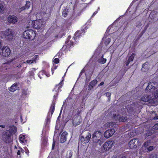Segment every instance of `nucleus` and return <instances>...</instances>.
<instances>
[{
  "label": "nucleus",
  "mask_w": 158,
  "mask_h": 158,
  "mask_svg": "<svg viewBox=\"0 0 158 158\" xmlns=\"http://www.w3.org/2000/svg\"><path fill=\"white\" fill-rule=\"evenodd\" d=\"M55 142L54 141H53L52 144V149L53 150L54 149V147L55 146Z\"/></svg>",
  "instance_id": "nucleus-57"
},
{
  "label": "nucleus",
  "mask_w": 158,
  "mask_h": 158,
  "mask_svg": "<svg viewBox=\"0 0 158 158\" xmlns=\"http://www.w3.org/2000/svg\"><path fill=\"white\" fill-rule=\"evenodd\" d=\"M130 62H131L130 61H129L128 60H127L126 63V66H128L129 65V64Z\"/></svg>",
  "instance_id": "nucleus-58"
},
{
  "label": "nucleus",
  "mask_w": 158,
  "mask_h": 158,
  "mask_svg": "<svg viewBox=\"0 0 158 158\" xmlns=\"http://www.w3.org/2000/svg\"><path fill=\"white\" fill-rule=\"evenodd\" d=\"M91 137V135L89 132H88L85 137L84 136H81L80 140L81 143L85 144L88 143L90 140Z\"/></svg>",
  "instance_id": "nucleus-10"
},
{
  "label": "nucleus",
  "mask_w": 158,
  "mask_h": 158,
  "mask_svg": "<svg viewBox=\"0 0 158 158\" xmlns=\"http://www.w3.org/2000/svg\"><path fill=\"white\" fill-rule=\"evenodd\" d=\"M153 119L154 120L158 119V116L155 117L153 118Z\"/></svg>",
  "instance_id": "nucleus-61"
},
{
  "label": "nucleus",
  "mask_w": 158,
  "mask_h": 158,
  "mask_svg": "<svg viewBox=\"0 0 158 158\" xmlns=\"http://www.w3.org/2000/svg\"><path fill=\"white\" fill-rule=\"evenodd\" d=\"M149 19H151L153 22L156 21L158 19V13L155 11H152L149 15Z\"/></svg>",
  "instance_id": "nucleus-12"
},
{
  "label": "nucleus",
  "mask_w": 158,
  "mask_h": 158,
  "mask_svg": "<svg viewBox=\"0 0 158 158\" xmlns=\"http://www.w3.org/2000/svg\"><path fill=\"white\" fill-rule=\"evenodd\" d=\"M73 42L71 40H67L65 42V44L63 46L62 49H63L64 47L65 46L66 48H70L71 46H73Z\"/></svg>",
  "instance_id": "nucleus-20"
},
{
  "label": "nucleus",
  "mask_w": 158,
  "mask_h": 158,
  "mask_svg": "<svg viewBox=\"0 0 158 158\" xmlns=\"http://www.w3.org/2000/svg\"><path fill=\"white\" fill-rule=\"evenodd\" d=\"M3 5L2 3H0V13L2 14L4 10Z\"/></svg>",
  "instance_id": "nucleus-41"
},
{
  "label": "nucleus",
  "mask_w": 158,
  "mask_h": 158,
  "mask_svg": "<svg viewBox=\"0 0 158 158\" xmlns=\"http://www.w3.org/2000/svg\"><path fill=\"white\" fill-rule=\"evenodd\" d=\"M97 12H98V11H95V12L93 13V16L95 15L96 14H97Z\"/></svg>",
  "instance_id": "nucleus-64"
},
{
  "label": "nucleus",
  "mask_w": 158,
  "mask_h": 158,
  "mask_svg": "<svg viewBox=\"0 0 158 158\" xmlns=\"http://www.w3.org/2000/svg\"><path fill=\"white\" fill-rule=\"evenodd\" d=\"M155 83L153 82H150L148 83V85L146 88L145 90L150 92H153L154 90L156 89V87L154 86Z\"/></svg>",
  "instance_id": "nucleus-15"
},
{
  "label": "nucleus",
  "mask_w": 158,
  "mask_h": 158,
  "mask_svg": "<svg viewBox=\"0 0 158 158\" xmlns=\"http://www.w3.org/2000/svg\"><path fill=\"white\" fill-rule=\"evenodd\" d=\"M154 148V147L153 146H150L148 147L146 149H145V151H143V152H149L152 151L153 149Z\"/></svg>",
  "instance_id": "nucleus-29"
},
{
  "label": "nucleus",
  "mask_w": 158,
  "mask_h": 158,
  "mask_svg": "<svg viewBox=\"0 0 158 158\" xmlns=\"http://www.w3.org/2000/svg\"><path fill=\"white\" fill-rule=\"evenodd\" d=\"M43 23V22L40 19L32 21L31 25L34 28L38 29H40L42 27Z\"/></svg>",
  "instance_id": "nucleus-8"
},
{
  "label": "nucleus",
  "mask_w": 158,
  "mask_h": 158,
  "mask_svg": "<svg viewBox=\"0 0 158 158\" xmlns=\"http://www.w3.org/2000/svg\"><path fill=\"white\" fill-rule=\"evenodd\" d=\"M120 115L119 114H114L113 117L114 118L115 120L116 121L119 122V118Z\"/></svg>",
  "instance_id": "nucleus-40"
},
{
  "label": "nucleus",
  "mask_w": 158,
  "mask_h": 158,
  "mask_svg": "<svg viewBox=\"0 0 158 158\" xmlns=\"http://www.w3.org/2000/svg\"><path fill=\"white\" fill-rule=\"evenodd\" d=\"M56 104V101L53 100L52 102L50 107L49 110L48 114H49L50 113L51 114V116L52 115L55 109V106Z\"/></svg>",
  "instance_id": "nucleus-17"
},
{
  "label": "nucleus",
  "mask_w": 158,
  "mask_h": 158,
  "mask_svg": "<svg viewBox=\"0 0 158 158\" xmlns=\"http://www.w3.org/2000/svg\"><path fill=\"white\" fill-rule=\"evenodd\" d=\"M139 140L138 138H135L130 140L129 142V146L130 148L136 149L140 145Z\"/></svg>",
  "instance_id": "nucleus-4"
},
{
  "label": "nucleus",
  "mask_w": 158,
  "mask_h": 158,
  "mask_svg": "<svg viewBox=\"0 0 158 158\" xmlns=\"http://www.w3.org/2000/svg\"><path fill=\"white\" fill-rule=\"evenodd\" d=\"M155 131H153L151 130H149L148 131L147 133L145 134V137H148L149 136L152 135L154 133Z\"/></svg>",
  "instance_id": "nucleus-27"
},
{
  "label": "nucleus",
  "mask_w": 158,
  "mask_h": 158,
  "mask_svg": "<svg viewBox=\"0 0 158 158\" xmlns=\"http://www.w3.org/2000/svg\"><path fill=\"white\" fill-rule=\"evenodd\" d=\"M83 31L81 30H79L77 31L75 33V37L74 39V40H76L75 39H79L80 37L82 36V35H83Z\"/></svg>",
  "instance_id": "nucleus-19"
},
{
  "label": "nucleus",
  "mask_w": 158,
  "mask_h": 158,
  "mask_svg": "<svg viewBox=\"0 0 158 158\" xmlns=\"http://www.w3.org/2000/svg\"><path fill=\"white\" fill-rule=\"evenodd\" d=\"M94 87V86L91 85L89 83L88 87V90H91V89H93Z\"/></svg>",
  "instance_id": "nucleus-50"
},
{
  "label": "nucleus",
  "mask_w": 158,
  "mask_h": 158,
  "mask_svg": "<svg viewBox=\"0 0 158 158\" xmlns=\"http://www.w3.org/2000/svg\"><path fill=\"white\" fill-rule=\"evenodd\" d=\"M148 64V62H146L143 64L142 70L144 72L148 71L149 69V67Z\"/></svg>",
  "instance_id": "nucleus-21"
},
{
  "label": "nucleus",
  "mask_w": 158,
  "mask_h": 158,
  "mask_svg": "<svg viewBox=\"0 0 158 158\" xmlns=\"http://www.w3.org/2000/svg\"><path fill=\"white\" fill-rule=\"evenodd\" d=\"M104 82L103 81H102V82H101L100 83V84L99 85H98V86H102V85H104Z\"/></svg>",
  "instance_id": "nucleus-60"
},
{
  "label": "nucleus",
  "mask_w": 158,
  "mask_h": 158,
  "mask_svg": "<svg viewBox=\"0 0 158 158\" xmlns=\"http://www.w3.org/2000/svg\"><path fill=\"white\" fill-rule=\"evenodd\" d=\"M38 56L36 55L34 57L32 60H27V63L28 64H32L34 63H36V61L37 59Z\"/></svg>",
  "instance_id": "nucleus-22"
},
{
  "label": "nucleus",
  "mask_w": 158,
  "mask_h": 158,
  "mask_svg": "<svg viewBox=\"0 0 158 158\" xmlns=\"http://www.w3.org/2000/svg\"><path fill=\"white\" fill-rule=\"evenodd\" d=\"M127 119V117H123L120 115L119 118V122H123L126 121Z\"/></svg>",
  "instance_id": "nucleus-26"
},
{
  "label": "nucleus",
  "mask_w": 158,
  "mask_h": 158,
  "mask_svg": "<svg viewBox=\"0 0 158 158\" xmlns=\"http://www.w3.org/2000/svg\"><path fill=\"white\" fill-rule=\"evenodd\" d=\"M114 144V142L113 141H109L105 142L103 144V149L105 151H109L111 149Z\"/></svg>",
  "instance_id": "nucleus-9"
},
{
  "label": "nucleus",
  "mask_w": 158,
  "mask_h": 158,
  "mask_svg": "<svg viewBox=\"0 0 158 158\" xmlns=\"http://www.w3.org/2000/svg\"><path fill=\"white\" fill-rule=\"evenodd\" d=\"M64 80L63 79L60 83L56 85L54 88V90H53V92L54 93V94L53 95L54 99H56L58 97V93L59 91H61V89L62 87L63 86V82Z\"/></svg>",
  "instance_id": "nucleus-3"
},
{
  "label": "nucleus",
  "mask_w": 158,
  "mask_h": 158,
  "mask_svg": "<svg viewBox=\"0 0 158 158\" xmlns=\"http://www.w3.org/2000/svg\"><path fill=\"white\" fill-rule=\"evenodd\" d=\"M18 20L17 17L14 15H10L7 18V21L9 23L15 24Z\"/></svg>",
  "instance_id": "nucleus-14"
},
{
  "label": "nucleus",
  "mask_w": 158,
  "mask_h": 158,
  "mask_svg": "<svg viewBox=\"0 0 158 158\" xmlns=\"http://www.w3.org/2000/svg\"><path fill=\"white\" fill-rule=\"evenodd\" d=\"M0 127L2 128H4L5 127V125H0Z\"/></svg>",
  "instance_id": "nucleus-63"
},
{
  "label": "nucleus",
  "mask_w": 158,
  "mask_h": 158,
  "mask_svg": "<svg viewBox=\"0 0 158 158\" xmlns=\"http://www.w3.org/2000/svg\"><path fill=\"white\" fill-rule=\"evenodd\" d=\"M44 70H43L42 71H40L39 73H38V76L41 79L43 78V76H44Z\"/></svg>",
  "instance_id": "nucleus-30"
},
{
  "label": "nucleus",
  "mask_w": 158,
  "mask_h": 158,
  "mask_svg": "<svg viewBox=\"0 0 158 158\" xmlns=\"http://www.w3.org/2000/svg\"><path fill=\"white\" fill-rule=\"evenodd\" d=\"M108 130L110 131L109 132H110V136H112L115 132V130L114 129H108Z\"/></svg>",
  "instance_id": "nucleus-44"
},
{
  "label": "nucleus",
  "mask_w": 158,
  "mask_h": 158,
  "mask_svg": "<svg viewBox=\"0 0 158 158\" xmlns=\"http://www.w3.org/2000/svg\"><path fill=\"white\" fill-rule=\"evenodd\" d=\"M147 27H148L147 26H146L144 29L140 33L143 35L145 32L146 31L147 29Z\"/></svg>",
  "instance_id": "nucleus-55"
},
{
  "label": "nucleus",
  "mask_w": 158,
  "mask_h": 158,
  "mask_svg": "<svg viewBox=\"0 0 158 158\" xmlns=\"http://www.w3.org/2000/svg\"><path fill=\"white\" fill-rule=\"evenodd\" d=\"M109 131H110L108 130L105 132L104 134V135L105 138H108L111 137L110 135V134Z\"/></svg>",
  "instance_id": "nucleus-25"
},
{
  "label": "nucleus",
  "mask_w": 158,
  "mask_h": 158,
  "mask_svg": "<svg viewBox=\"0 0 158 158\" xmlns=\"http://www.w3.org/2000/svg\"><path fill=\"white\" fill-rule=\"evenodd\" d=\"M150 140H148L147 141L144 142L143 145H142V148H143L144 147L147 148L150 144Z\"/></svg>",
  "instance_id": "nucleus-28"
},
{
  "label": "nucleus",
  "mask_w": 158,
  "mask_h": 158,
  "mask_svg": "<svg viewBox=\"0 0 158 158\" xmlns=\"http://www.w3.org/2000/svg\"><path fill=\"white\" fill-rule=\"evenodd\" d=\"M53 62L54 63H55V64H58L59 63V60L58 58H55L54 60H53Z\"/></svg>",
  "instance_id": "nucleus-47"
},
{
  "label": "nucleus",
  "mask_w": 158,
  "mask_h": 158,
  "mask_svg": "<svg viewBox=\"0 0 158 158\" xmlns=\"http://www.w3.org/2000/svg\"><path fill=\"white\" fill-rule=\"evenodd\" d=\"M135 54L132 53V54L129 57L128 60L130 62L132 61L135 56Z\"/></svg>",
  "instance_id": "nucleus-32"
},
{
  "label": "nucleus",
  "mask_w": 158,
  "mask_h": 158,
  "mask_svg": "<svg viewBox=\"0 0 158 158\" xmlns=\"http://www.w3.org/2000/svg\"><path fill=\"white\" fill-rule=\"evenodd\" d=\"M97 80L96 79H95L91 81L89 83L94 87L97 83Z\"/></svg>",
  "instance_id": "nucleus-37"
},
{
  "label": "nucleus",
  "mask_w": 158,
  "mask_h": 158,
  "mask_svg": "<svg viewBox=\"0 0 158 158\" xmlns=\"http://www.w3.org/2000/svg\"><path fill=\"white\" fill-rule=\"evenodd\" d=\"M21 154V151L20 150H18L17 152V154L18 155H20Z\"/></svg>",
  "instance_id": "nucleus-59"
},
{
  "label": "nucleus",
  "mask_w": 158,
  "mask_h": 158,
  "mask_svg": "<svg viewBox=\"0 0 158 158\" xmlns=\"http://www.w3.org/2000/svg\"><path fill=\"white\" fill-rule=\"evenodd\" d=\"M10 50L7 47H0V54L4 56H8L10 53Z\"/></svg>",
  "instance_id": "nucleus-7"
},
{
  "label": "nucleus",
  "mask_w": 158,
  "mask_h": 158,
  "mask_svg": "<svg viewBox=\"0 0 158 158\" xmlns=\"http://www.w3.org/2000/svg\"><path fill=\"white\" fill-rule=\"evenodd\" d=\"M18 83H15L13 84L9 88L10 91L12 92H14L18 89Z\"/></svg>",
  "instance_id": "nucleus-18"
},
{
  "label": "nucleus",
  "mask_w": 158,
  "mask_h": 158,
  "mask_svg": "<svg viewBox=\"0 0 158 158\" xmlns=\"http://www.w3.org/2000/svg\"><path fill=\"white\" fill-rule=\"evenodd\" d=\"M70 100V99H65L64 102L61 108H63L64 106H71L73 104V102H71L69 101Z\"/></svg>",
  "instance_id": "nucleus-24"
},
{
  "label": "nucleus",
  "mask_w": 158,
  "mask_h": 158,
  "mask_svg": "<svg viewBox=\"0 0 158 158\" xmlns=\"http://www.w3.org/2000/svg\"><path fill=\"white\" fill-rule=\"evenodd\" d=\"M26 9H26V7H25V6H22L21 8H19V12H21V11H23Z\"/></svg>",
  "instance_id": "nucleus-51"
},
{
  "label": "nucleus",
  "mask_w": 158,
  "mask_h": 158,
  "mask_svg": "<svg viewBox=\"0 0 158 158\" xmlns=\"http://www.w3.org/2000/svg\"><path fill=\"white\" fill-rule=\"evenodd\" d=\"M68 10L66 9H64L62 12V15L63 17H65L68 15Z\"/></svg>",
  "instance_id": "nucleus-36"
},
{
  "label": "nucleus",
  "mask_w": 158,
  "mask_h": 158,
  "mask_svg": "<svg viewBox=\"0 0 158 158\" xmlns=\"http://www.w3.org/2000/svg\"><path fill=\"white\" fill-rule=\"evenodd\" d=\"M105 94L106 96H107L108 98V99L110 98L111 94L110 93L107 92Z\"/></svg>",
  "instance_id": "nucleus-53"
},
{
  "label": "nucleus",
  "mask_w": 158,
  "mask_h": 158,
  "mask_svg": "<svg viewBox=\"0 0 158 158\" xmlns=\"http://www.w3.org/2000/svg\"><path fill=\"white\" fill-rule=\"evenodd\" d=\"M152 129L155 130H158V123L155 124L152 127Z\"/></svg>",
  "instance_id": "nucleus-46"
},
{
  "label": "nucleus",
  "mask_w": 158,
  "mask_h": 158,
  "mask_svg": "<svg viewBox=\"0 0 158 158\" xmlns=\"http://www.w3.org/2000/svg\"><path fill=\"white\" fill-rule=\"evenodd\" d=\"M152 94L153 95V96L155 98V99L158 98V89L154 91L152 93Z\"/></svg>",
  "instance_id": "nucleus-34"
},
{
  "label": "nucleus",
  "mask_w": 158,
  "mask_h": 158,
  "mask_svg": "<svg viewBox=\"0 0 158 158\" xmlns=\"http://www.w3.org/2000/svg\"><path fill=\"white\" fill-rule=\"evenodd\" d=\"M3 36L9 41L12 40L14 37L12 31L10 29H6L4 31L3 33Z\"/></svg>",
  "instance_id": "nucleus-5"
},
{
  "label": "nucleus",
  "mask_w": 158,
  "mask_h": 158,
  "mask_svg": "<svg viewBox=\"0 0 158 158\" xmlns=\"http://www.w3.org/2000/svg\"><path fill=\"white\" fill-rule=\"evenodd\" d=\"M70 120H71L73 126L75 127L80 125L82 121L81 116L78 114L73 115Z\"/></svg>",
  "instance_id": "nucleus-2"
},
{
  "label": "nucleus",
  "mask_w": 158,
  "mask_h": 158,
  "mask_svg": "<svg viewBox=\"0 0 158 158\" xmlns=\"http://www.w3.org/2000/svg\"><path fill=\"white\" fill-rule=\"evenodd\" d=\"M102 136V133L100 131H96L92 135L93 141L94 143H98Z\"/></svg>",
  "instance_id": "nucleus-6"
},
{
  "label": "nucleus",
  "mask_w": 158,
  "mask_h": 158,
  "mask_svg": "<svg viewBox=\"0 0 158 158\" xmlns=\"http://www.w3.org/2000/svg\"><path fill=\"white\" fill-rule=\"evenodd\" d=\"M106 61V59L103 58V55H102L100 59L99 63L101 64H105Z\"/></svg>",
  "instance_id": "nucleus-33"
},
{
  "label": "nucleus",
  "mask_w": 158,
  "mask_h": 158,
  "mask_svg": "<svg viewBox=\"0 0 158 158\" xmlns=\"http://www.w3.org/2000/svg\"><path fill=\"white\" fill-rule=\"evenodd\" d=\"M88 28V27L87 26H86L83 29H81V31H83V35H84V34L86 32V31L87 29Z\"/></svg>",
  "instance_id": "nucleus-52"
},
{
  "label": "nucleus",
  "mask_w": 158,
  "mask_h": 158,
  "mask_svg": "<svg viewBox=\"0 0 158 158\" xmlns=\"http://www.w3.org/2000/svg\"><path fill=\"white\" fill-rule=\"evenodd\" d=\"M44 74L47 77H49L50 76V75L49 74V73L48 72L46 71L45 70H44Z\"/></svg>",
  "instance_id": "nucleus-54"
},
{
  "label": "nucleus",
  "mask_w": 158,
  "mask_h": 158,
  "mask_svg": "<svg viewBox=\"0 0 158 158\" xmlns=\"http://www.w3.org/2000/svg\"><path fill=\"white\" fill-rule=\"evenodd\" d=\"M118 158H127V157L123 155H120Z\"/></svg>",
  "instance_id": "nucleus-56"
},
{
  "label": "nucleus",
  "mask_w": 158,
  "mask_h": 158,
  "mask_svg": "<svg viewBox=\"0 0 158 158\" xmlns=\"http://www.w3.org/2000/svg\"><path fill=\"white\" fill-rule=\"evenodd\" d=\"M142 35L141 34H139V35L138 36V37L139 38L140 37H141L142 35Z\"/></svg>",
  "instance_id": "nucleus-62"
},
{
  "label": "nucleus",
  "mask_w": 158,
  "mask_h": 158,
  "mask_svg": "<svg viewBox=\"0 0 158 158\" xmlns=\"http://www.w3.org/2000/svg\"><path fill=\"white\" fill-rule=\"evenodd\" d=\"M23 36L25 39L32 40L36 36L35 32L31 29L26 30L23 32Z\"/></svg>",
  "instance_id": "nucleus-1"
},
{
  "label": "nucleus",
  "mask_w": 158,
  "mask_h": 158,
  "mask_svg": "<svg viewBox=\"0 0 158 158\" xmlns=\"http://www.w3.org/2000/svg\"><path fill=\"white\" fill-rule=\"evenodd\" d=\"M110 42V38H108L106 40L105 42V43L106 45H107L109 44Z\"/></svg>",
  "instance_id": "nucleus-49"
},
{
  "label": "nucleus",
  "mask_w": 158,
  "mask_h": 158,
  "mask_svg": "<svg viewBox=\"0 0 158 158\" xmlns=\"http://www.w3.org/2000/svg\"><path fill=\"white\" fill-rule=\"evenodd\" d=\"M69 153H68L67 154L66 156V158H71L73 156V152L71 150L69 151Z\"/></svg>",
  "instance_id": "nucleus-31"
},
{
  "label": "nucleus",
  "mask_w": 158,
  "mask_h": 158,
  "mask_svg": "<svg viewBox=\"0 0 158 158\" xmlns=\"http://www.w3.org/2000/svg\"><path fill=\"white\" fill-rule=\"evenodd\" d=\"M135 135V132L134 131L131 132L129 134V136H130L131 137H134Z\"/></svg>",
  "instance_id": "nucleus-48"
},
{
  "label": "nucleus",
  "mask_w": 158,
  "mask_h": 158,
  "mask_svg": "<svg viewBox=\"0 0 158 158\" xmlns=\"http://www.w3.org/2000/svg\"><path fill=\"white\" fill-rule=\"evenodd\" d=\"M9 127V130H6L5 131L7 133H9L10 135H13L16 132L17 128L15 126L13 125L10 126Z\"/></svg>",
  "instance_id": "nucleus-13"
},
{
  "label": "nucleus",
  "mask_w": 158,
  "mask_h": 158,
  "mask_svg": "<svg viewBox=\"0 0 158 158\" xmlns=\"http://www.w3.org/2000/svg\"><path fill=\"white\" fill-rule=\"evenodd\" d=\"M29 94L27 90L23 89L22 91V95L25 96L28 95Z\"/></svg>",
  "instance_id": "nucleus-42"
},
{
  "label": "nucleus",
  "mask_w": 158,
  "mask_h": 158,
  "mask_svg": "<svg viewBox=\"0 0 158 158\" xmlns=\"http://www.w3.org/2000/svg\"><path fill=\"white\" fill-rule=\"evenodd\" d=\"M12 135L9 134V133H7L5 131V133L3 135V140L4 142L6 143H9L12 141V139L11 138Z\"/></svg>",
  "instance_id": "nucleus-11"
},
{
  "label": "nucleus",
  "mask_w": 158,
  "mask_h": 158,
  "mask_svg": "<svg viewBox=\"0 0 158 158\" xmlns=\"http://www.w3.org/2000/svg\"><path fill=\"white\" fill-rule=\"evenodd\" d=\"M115 123V122H110L108 123L107 125V126L109 128H111L114 127Z\"/></svg>",
  "instance_id": "nucleus-39"
},
{
  "label": "nucleus",
  "mask_w": 158,
  "mask_h": 158,
  "mask_svg": "<svg viewBox=\"0 0 158 158\" xmlns=\"http://www.w3.org/2000/svg\"><path fill=\"white\" fill-rule=\"evenodd\" d=\"M19 140L21 143H26L27 140L26 139L25 136L23 135H20L19 137Z\"/></svg>",
  "instance_id": "nucleus-23"
},
{
  "label": "nucleus",
  "mask_w": 158,
  "mask_h": 158,
  "mask_svg": "<svg viewBox=\"0 0 158 158\" xmlns=\"http://www.w3.org/2000/svg\"><path fill=\"white\" fill-rule=\"evenodd\" d=\"M128 69V68L126 67L125 65L123 66L122 69L120 71V72H122V71H123V75H124L126 73V71Z\"/></svg>",
  "instance_id": "nucleus-38"
},
{
  "label": "nucleus",
  "mask_w": 158,
  "mask_h": 158,
  "mask_svg": "<svg viewBox=\"0 0 158 158\" xmlns=\"http://www.w3.org/2000/svg\"><path fill=\"white\" fill-rule=\"evenodd\" d=\"M68 135V133L64 131L61 134L60 136V142L61 143H64L65 142L67 139V136Z\"/></svg>",
  "instance_id": "nucleus-16"
},
{
  "label": "nucleus",
  "mask_w": 158,
  "mask_h": 158,
  "mask_svg": "<svg viewBox=\"0 0 158 158\" xmlns=\"http://www.w3.org/2000/svg\"><path fill=\"white\" fill-rule=\"evenodd\" d=\"M31 3L29 1H27L26 3L25 4V6L26 7L27 9H28L29 8L30 6Z\"/></svg>",
  "instance_id": "nucleus-43"
},
{
  "label": "nucleus",
  "mask_w": 158,
  "mask_h": 158,
  "mask_svg": "<svg viewBox=\"0 0 158 158\" xmlns=\"http://www.w3.org/2000/svg\"><path fill=\"white\" fill-rule=\"evenodd\" d=\"M157 155L155 154H152L149 155V158H157Z\"/></svg>",
  "instance_id": "nucleus-45"
},
{
  "label": "nucleus",
  "mask_w": 158,
  "mask_h": 158,
  "mask_svg": "<svg viewBox=\"0 0 158 158\" xmlns=\"http://www.w3.org/2000/svg\"><path fill=\"white\" fill-rule=\"evenodd\" d=\"M142 101L145 102H153V105H152L154 106V100L156 99H141Z\"/></svg>",
  "instance_id": "nucleus-35"
}]
</instances>
